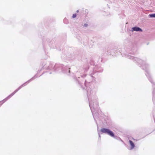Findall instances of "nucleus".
Returning <instances> with one entry per match:
<instances>
[{"label": "nucleus", "instance_id": "f257e3e1", "mask_svg": "<svg viewBox=\"0 0 155 155\" xmlns=\"http://www.w3.org/2000/svg\"><path fill=\"white\" fill-rule=\"evenodd\" d=\"M103 69L100 65H95L92 60H87L83 67H81L76 72V75L73 76V78L83 89L86 88L87 95L89 101V106L92 113L94 119L97 125L96 119L100 118L102 114L99 109L98 98L96 95V89L91 79L97 76L98 73L103 72Z\"/></svg>", "mask_w": 155, "mask_h": 155}, {"label": "nucleus", "instance_id": "f03ea898", "mask_svg": "<svg viewBox=\"0 0 155 155\" xmlns=\"http://www.w3.org/2000/svg\"><path fill=\"white\" fill-rule=\"evenodd\" d=\"M124 48L117 49L116 47L114 48H108L107 54L109 55H112L116 56L120 54H121L123 57H125L128 58L132 60L134 62L137 64L138 65L140 62H142L143 60L137 57H135L129 55L126 53H122L124 51Z\"/></svg>", "mask_w": 155, "mask_h": 155}, {"label": "nucleus", "instance_id": "7ed1b4c3", "mask_svg": "<svg viewBox=\"0 0 155 155\" xmlns=\"http://www.w3.org/2000/svg\"><path fill=\"white\" fill-rule=\"evenodd\" d=\"M138 65L145 71V75L149 81L152 84V100L154 104L155 105V83L153 81L149 70V64L147 63L146 60L140 62Z\"/></svg>", "mask_w": 155, "mask_h": 155}, {"label": "nucleus", "instance_id": "20e7f679", "mask_svg": "<svg viewBox=\"0 0 155 155\" xmlns=\"http://www.w3.org/2000/svg\"><path fill=\"white\" fill-rule=\"evenodd\" d=\"M48 64L45 67L46 69H52L55 72H60L62 71L63 73H66L68 75L70 74V68L68 67L64 66L61 64H56L53 67V64L51 62H48Z\"/></svg>", "mask_w": 155, "mask_h": 155}, {"label": "nucleus", "instance_id": "39448f33", "mask_svg": "<svg viewBox=\"0 0 155 155\" xmlns=\"http://www.w3.org/2000/svg\"><path fill=\"white\" fill-rule=\"evenodd\" d=\"M100 131L102 132V133L105 134L117 140H120L123 141L117 135H115L114 133L109 128H102L101 129Z\"/></svg>", "mask_w": 155, "mask_h": 155}, {"label": "nucleus", "instance_id": "423d86ee", "mask_svg": "<svg viewBox=\"0 0 155 155\" xmlns=\"http://www.w3.org/2000/svg\"><path fill=\"white\" fill-rule=\"evenodd\" d=\"M31 81L30 80H28L25 83L22 84L20 86H19L17 89H16L15 91H14L13 93L11 94L10 95H8L6 98L4 99L2 101H1L0 102H2L1 105L3 104L6 101L8 100L12 96L15 94L18 90L21 89L22 87L24 86H25L27 84H28Z\"/></svg>", "mask_w": 155, "mask_h": 155}, {"label": "nucleus", "instance_id": "0eeeda50", "mask_svg": "<svg viewBox=\"0 0 155 155\" xmlns=\"http://www.w3.org/2000/svg\"><path fill=\"white\" fill-rule=\"evenodd\" d=\"M133 47L132 43L129 42L127 48L128 50L126 51V53H128L130 54H134L136 51V50Z\"/></svg>", "mask_w": 155, "mask_h": 155}, {"label": "nucleus", "instance_id": "6e6552de", "mask_svg": "<svg viewBox=\"0 0 155 155\" xmlns=\"http://www.w3.org/2000/svg\"><path fill=\"white\" fill-rule=\"evenodd\" d=\"M131 31L132 32L134 31L142 32L143 30L139 27L136 26L131 28Z\"/></svg>", "mask_w": 155, "mask_h": 155}, {"label": "nucleus", "instance_id": "1a4fd4ad", "mask_svg": "<svg viewBox=\"0 0 155 155\" xmlns=\"http://www.w3.org/2000/svg\"><path fill=\"white\" fill-rule=\"evenodd\" d=\"M51 41L50 39L44 38L43 39V44L45 45V44H49V43L51 42Z\"/></svg>", "mask_w": 155, "mask_h": 155}, {"label": "nucleus", "instance_id": "9d476101", "mask_svg": "<svg viewBox=\"0 0 155 155\" xmlns=\"http://www.w3.org/2000/svg\"><path fill=\"white\" fill-rule=\"evenodd\" d=\"M129 143L130 147L129 149L130 150H132L135 147V145L134 143L131 140H129Z\"/></svg>", "mask_w": 155, "mask_h": 155}, {"label": "nucleus", "instance_id": "9b49d317", "mask_svg": "<svg viewBox=\"0 0 155 155\" xmlns=\"http://www.w3.org/2000/svg\"><path fill=\"white\" fill-rule=\"evenodd\" d=\"M38 74H35L33 77H32L31 78L29 79L30 80V81H31L34 80L35 78L38 77Z\"/></svg>", "mask_w": 155, "mask_h": 155}, {"label": "nucleus", "instance_id": "f8f14e48", "mask_svg": "<svg viewBox=\"0 0 155 155\" xmlns=\"http://www.w3.org/2000/svg\"><path fill=\"white\" fill-rule=\"evenodd\" d=\"M149 17L150 18H155V13L149 14Z\"/></svg>", "mask_w": 155, "mask_h": 155}, {"label": "nucleus", "instance_id": "ddd939ff", "mask_svg": "<svg viewBox=\"0 0 155 155\" xmlns=\"http://www.w3.org/2000/svg\"><path fill=\"white\" fill-rule=\"evenodd\" d=\"M48 64V62L46 63V62H44L42 63V65L43 66V68H45V67Z\"/></svg>", "mask_w": 155, "mask_h": 155}, {"label": "nucleus", "instance_id": "4468645a", "mask_svg": "<svg viewBox=\"0 0 155 155\" xmlns=\"http://www.w3.org/2000/svg\"><path fill=\"white\" fill-rule=\"evenodd\" d=\"M63 22H64V23L65 24H67L68 23V19L66 18H65L64 19V20H63Z\"/></svg>", "mask_w": 155, "mask_h": 155}, {"label": "nucleus", "instance_id": "2eb2a0df", "mask_svg": "<svg viewBox=\"0 0 155 155\" xmlns=\"http://www.w3.org/2000/svg\"><path fill=\"white\" fill-rule=\"evenodd\" d=\"M77 16V14L76 13L73 14L72 16V18H74L76 17Z\"/></svg>", "mask_w": 155, "mask_h": 155}, {"label": "nucleus", "instance_id": "dca6fc26", "mask_svg": "<svg viewBox=\"0 0 155 155\" xmlns=\"http://www.w3.org/2000/svg\"><path fill=\"white\" fill-rule=\"evenodd\" d=\"M84 27H86L88 26V24H84L83 25Z\"/></svg>", "mask_w": 155, "mask_h": 155}, {"label": "nucleus", "instance_id": "f3484780", "mask_svg": "<svg viewBox=\"0 0 155 155\" xmlns=\"http://www.w3.org/2000/svg\"><path fill=\"white\" fill-rule=\"evenodd\" d=\"M41 71V70H38V71H37V74H38V73H39L40 71Z\"/></svg>", "mask_w": 155, "mask_h": 155}, {"label": "nucleus", "instance_id": "a211bd4d", "mask_svg": "<svg viewBox=\"0 0 155 155\" xmlns=\"http://www.w3.org/2000/svg\"><path fill=\"white\" fill-rule=\"evenodd\" d=\"M76 12H77V13L78 12H79V10H77V11H76Z\"/></svg>", "mask_w": 155, "mask_h": 155}, {"label": "nucleus", "instance_id": "6ab92c4d", "mask_svg": "<svg viewBox=\"0 0 155 155\" xmlns=\"http://www.w3.org/2000/svg\"><path fill=\"white\" fill-rule=\"evenodd\" d=\"M98 134H99V136L100 137V134L99 133H98Z\"/></svg>", "mask_w": 155, "mask_h": 155}, {"label": "nucleus", "instance_id": "aec40b11", "mask_svg": "<svg viewBox=\"0 0 155 155\" xmlns=\"http://www.w3.org/2000/svg\"><path fill=\"white\" fill-rule=\"evenodd\" d=\"M51 72H50V74H51Z\"/></svg>", "mask_w": 155, "mask_h": 155}, {"label": "nucleus", "instance_id": "412c9836", "mask_svg": "<svg viewBox=\"0 0 155 155\" xmlns=\"http://www.w3.org/2000/svg\"><path fill=\"white\" fill-rule=\"evenodd\" d=\"M43 74V73L41 75H40V76H41V75H42Z\"/></svg>", "mask_w": 155, "mask_h": 155}]
</instances>
